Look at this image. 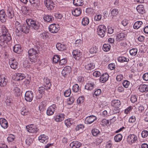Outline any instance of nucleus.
Masks as SVG:
<instances>
[{
  "mask_svg": "<svg viewBox=\"0 0 148 148\" xmlns=\"http://www.w3.org/2000/svg\"><path fill=\"white\" fill-rule=\"evenodd\" d=\"M13 92L15 95L17 97L19 96L21 94V90L17 87H16L14 88Z\"/></svg>",
  "mask_w": 148,
  "mask_h": 148,
  "instance_id": "nucleus-35",
  "label": "nucleus"
},
{
  "mask_svg": "<svg viewBox=\"0 0 148 148\" xmlns=\"http://www.w3.org/2000/svg\"><path fill=\"white\" fill-rule=\"evenodd\" d=\"M97 48L96 46L92 47L90 50V53L93 54L96 53L97 51Z\"/></svg>",
  "mask_w": 148,
  "mask_h": 148,
  "instance_id": "nucleus-51",
  "label": "nucleus"
},
{
  "mask_svg": "<svg viewBox=\"0 0 148 148\" xmlns=\"http://www.w3.org/2000/svg\"><path fill=\"white\" fill-rule=\"evenodd\" d=\"M111 48V46L109 44H104L103 45V49L104 51H109Z\"/></svg>",
  "mask_w": 148,
  "mask_h": 148,
  "instance_id": "nucleus-46",
  "label": "nucleus"
},
{
  "mask_svg": "<svg viewBox=\"0 0 148 148\" xmlns=\"http://www.w3.org/2000/svg\"><path fill=\"white\" fill-rule=\"evenodd\" d=\"M56 106L55 104H53L50 106L47 110V114L48 115H52L54 112Z\"/></svg>",
  "mask_w": 148,
  "mask_h": 148,
  "instance_id": "nucleus-15",
  "label": "nucleus"
},
{
  "mask_svg": "<svg viewBox=\"0 0 148 148\" xmlns=\"http://www.w3.org/2000/svg\"><path fill=\"white\" fill-rule=\"evenodd\" d=\"M15 137V136L12 134H10L7 138V140L9 142H12L14 140Z\"/></svg>",
  "mask_w": 148,
  "mask_h": 148,
  "instance_id": "nucleus-49",
  "label": "nucleus"
},
{
  "mask_svg": "<svg viewBox=\"0 0 148 148\" xmlns=\"http://www.w3.org/2000/svg\"><path fill=\"white\" fill-rule=\"evenodd\" d=\"M118 60L119 61L121 62H128L129 60V58L124 56L119 57L118 58Z\"/></svg>",
  "mask_w": 148,
  "mask_h": 148,
  "instance_id": "nucleus-45",
  "label": "nucleus"
},
{
  "mask_svg": "<svg viewBox=\"0 0 148 148\" xmlns=\"http://www.w3.org/2000/svg\"><path fill=\"white\" fill-rule=\"evenodd\" d=\"M119 12L118 10L116 9H114L112 11L111 14L113 16L116 15Z\"/></svg>",
  "mask_w": 148,
  "mask_h": 148,
  "instance_id": "nucleus-58",
  "label": "nucleus"
},
{
  "mask_svg": "<svg viewBox=\"0 0 148 148\" xmlns=\"http://www.w3.org/2000/svg\"><path fill=\"white\" fill-rule=\"evenodd\" d=\"M13 51L17 53H20L22 51L21 46L19 45H16L13 47Z\"/></svg>",
  "mask_w": 148,
  "mask_h": 148,
  "instance_id": "nucleus-32",
  "label": "nucleus"
},
{
  "mask_svg": "<svg viewBox=\"0 0 148 148\" xmlns=\"http://www.w3.org/2000/svg\"><path fill=\"white\" fill-rule=\"evenodd\" d=\"M121 102L119 100H113L111 103L112 106L115 107L116 109L119 108L121 106Z\"/></svg>",
  "mask_w": 148,
  "mask_h": 148,
  "instance_id": "nucleus-20",
  "label": "nucleus"
},
{
  "mask_svg": "<svg viewBox=\"0 0 148 148\" xmlns=\"http://www.w3.org/2000/svg\"><path fill=\"white\" fill-rule=\"evenodd\" d=\"M43 19L45 21L47 22H52L54 20L53 17L50 15H45L43 17Z\"/></svg>",
  "mask_w": 148,
  "mask_h": 148,
  "instance_id": "nucleus-33",
  "label": "nucleus"
},
{
  "mask_svg": "<svg viewBox=\"0 0 148 148\" xmlns=\"http://www.w3.org/2000/svg\"><path fill=\"white\" fill-rule=\"evenodd\" d=\"M136 10L138 12L142 14H143L145 12L144 8L142 5H138L136 7Z\"/></svg>",
  "mask_w": 148,
  "mask_h": 148,
  "instance_id": "nucleus-41",
  "label": "nucleus"
},
{
  "mask_svg": "<svg viewBox=\"0 0 148 148\" xmlns=\"http://www.w3.org/2000/svg\"><path fill=\"white\" fill-rule=\"evenodd\" d=\"M84 97H79L77 100L78 104H81L83 103L84 101Z\"/></svg>",
  "mask_w": 148,
  "mask_h": 148,
  "instance_id": "nucleus-63",
  "label": "nucleus"
},
{
  "mask_svg": "<svg viewBox=\"0 0 148 148\" xmlns=\"http://www.w3.org/2000/svg\"><path fill=\"white\" fill-rule=\"evenodd\" d=\"M137 51L136 48H133L130 50V53L131 55L135 56L137 54Z\"/></svg>",
  "mask_w": 148,
  "mask_h": 148,
  "instance_id": "nucleus-48",
  "label": "nucleus"
},
{
  "mask_svg": "<svg viewBox=\"0 0 148 148\" xmlns=\"http://www.w3.org/2000/svg\"><path fill=\"white\" fill-rule=\"evenodd\" d=\"M143 25V22L142 21H138L136 22L133 25L134 28L135 29H138Z\"/></svg>",
  "mask_w": 148,
  "mask_h": 148,
  "instance_id": "nucleus-36",
  "label": "nucleus"
},
{
  "mask_svg": "<svg viewBox=\"0 0 148 148\" xmlns=\"http://www.w3.org/2000/svg\"><path fill=\"white\" fill-rule=\"evenodd\" d=\"M9 64L12 69H15L17 68L18 64L15 59L12 58L10 59Z\"/></svg>",
  "mask_w": 148,
  "mask_h": 148,
  "instance_id": "nucleus-16",
  "label": "nucleus"
},
{
  "mask_svg": "<svg viewBox=\"0 0 148 148\" xmlns=\"http://www.w3.org/2000/svg\"><path fill=\"white\" fill-rule=\"evenodd\" d=\"M95 87V84L94 82H92L86 84L85 88L87 90H91Z\"/></svg>",
  "mask_w": 148,
  "mask_h": 148,
  "instance_id": "nucleus-31",
  "label": "nucleus"
},
{
  "mask_svg": "<svg viewBox=\"0 0 148 148\" xmlns=\"http://www.w3.org/2000/svg\"><path fill=\"white\" fill-rule=\"evenodd\" d=\"M71 92V90L70 89H69L66 90L64 92V95L65 97H68L70 96Z\"/></svg>",
  "mask_w": 148,
  "mask_h": 148,
  "instance_id": "nucleus-54",
  "label": "nucleus"
},
{
  "mask_svg": "<svg viewBox=\"0 0 148 148\" xmlns=\"http://www.w3.org/2000/svg\"><path fill=\"white\" fill-rule=\"evenodd\" d=\"M92 133L94 136H96L99 133V131L97 129H95L92 130Z\"/></svg>",
  "mask_w": 148,
  "mask_h": 148,
  "instance_id": "nucleus-55",
  "label": "nucleus"
},
{
  "mask_svg": "<svg viewBox=\"0 0 148 148\" xmlns=\"http://www.w3.org/2000/svg\"><path fill=\"white\" fill-rule=\"evenodd\" d=\"M0 124L1 127L4 129H6L8 127V122L5 119L3 118L0 119Z\"/></svg>",
  "mask_w": 148,
  "mask_h": 148,
  "instance_id": "nucleus-23",
  "label": "nucleus"
},
{
  "mask_svg": "<svg viewBox=\"0 0 148 148\" xmlns=\"http://www.w3.org/2000/svg\"><path fill=\"white\" fill-rule=\"evenodd\" d=\"M46 89V87L43 86H41L39 88L38 91L40 95L38 96H37V98L38 99H41L42 96V94L44 93Z\"/></svg>",
  "mask_w": 148,
  "mask_h": 148,
  "instance_id": "nucleus-29",
  "label": "nucleus"
},
{
  "mask_svg": "<svg viewBox=\"0 0 148 148\" xmlns=\"http://www.w3.org/2000/svg\"><path fill=\"white\" fill-rule=\"evenodd\" d=\"M44 3L48 10H51L54 9V4L51 0H45Z\"/></svg>",
  "mask_w": 148,
  "mask_h": 148,
  "instance_id": "nucleus-11",
  "label": "nucleus"
},
{
  "mask_svg": "<svg viewBox=\"0 0 148 148\" xmlns=\"http://www.w3.org/2000/svg\"><path fill=\"white\" fill-rule=\"evenodd\" d=\"M138 89L141 92H147L148 91V86L146 84L140 85Z\"/></svg>",
  "mask_w": 148,
  "mask_h": 148,
  "instance_id": "nucleus-25",
  "label": "nucleus"
},
{
  "mask_svg": "<svg viewBox=\"0 0 148 148\" xmlns=\"http://www.w3.org/2000/svg\"><path fill=\"white\" fill-rule=\"evenodd\" d=\"M114 138L115 142H119L122 139V136L121 134H119L116 135Z\"/></svg>",
  "mask_w": 148,
  "mask_h": 148,
  "instance_id": "nucleus-44",
  "label": "nucleus"
},
{
  "mask_svg": "<svg viewBox=\"0 0 148 148\" xmlns=\"http://www.w3.org/2000/svg\"><path fill=\"white\" fill-rule=\"evenodd\" d=\"M73 3L76 6H81L84 4L83 0H73Z\"/></svg>",
  "mask_w": 148,
  "mask_h": 148,
  "instance_id": "nucleus-39",
  "label": "nucleus"
},
{
  "mask_svg": "<svg viewBox=\"0 0 148 148\" xmlns=\"http://www.w3.org/2000/svg\"><path fill=\"white\" fill-rule=\"evenodd\" d=\"M28 56L29 60L32 64L36 62L38 57V51L35 49H30L28 51Z\"/></svg>",
  "mask_w": 148,
  "mask_h": 148,
  "instance_id": "nucleus-2",
  "label": "nucleus"
},
{
  "mask_svg": "<svg viewBox=\"0 0 148 148\" xmlns=\"http://www.w3.org/2000/svg\"><path fill=\"white\" fill-rule=\"evenodd\" d=\"M38 139L41 143H46L48 141L49 138L45 134H42L39 136Z\"/></svg>",
  "mask_w": 148,
  "mask_h": 148,
  "instance_id": "nucleus-18",
  "label": "nucleus"
},
{
  "mask_svg": "<svg viewBox=\"0 0 148 148\" xmlns=\"http://www.w3.org/2000/svg\"><path fill=\"white\" fill-rule=\"evenodd\" d=\"M89 18L87 17L83 18L82 20V24L84 26L87 25L89 23Z\"/></svg>",
  "mask_w": 148,
  "mask_h": 148,
  "instance_id": "nucleus-43",
  "label": "nucleus"
},
{
  "mask_svg": "<svg viewBox=\"0 0 148 148\" xmlns=\"http://www.w3.org/2000/svg\"><path fill=\"white\" fill-rule=\"evenodd\" d=\"M7 15L4 10L0 11V21L2 23L5 22L6 20Z\"/></svg>",
  "mask_w": 148,
  "mask_h": 148,
  "instance_id": "nucleus-19",
  "label": "nucleus"
},
{
  "mask_svg": "<svg viewBox=\"0 0 148 148\" xmlns=\"http://www.w3.org/2000/svg\"><path fill=\"white\" fill-rule=\"evenodd\" d=\"M7 16L10 19H12L14 16V10L10 6L7 7L6 10Z\"/></svg>",
  "mask_w": 148,
  "mask_h": 148,
  "instance_id": "nucleus-6",
  "label": "nucleus"
},
{
  "mask_svg": "<svg viewBox=\"0 0 148 148\" xmlns=\"http://www.w3.org/2000/svg\"><path fill=\"white\" fill-rule=\"evenodd\" d=\"M15 25L16 28L15 32L16 34L21 33L22 32L27 34L29 32L30 27L27 24H25L21 25L20 23L17 21Z\"/></svg>",
  "mask_w": 148,
  "mask_h": 148,
  "instance_id": "nucleus-1",
  "label": "nucleus"
},
{
  "mask_svg": "<svg viewBox=\"0 0 148 148\" xmlns=\"http://www.w3.org/2000/svg\"><path fill=\"white\" fill-rule=\"evenodd\" d=\"M46 105V103L45 101H43L41 102L39 107L40 110V111H43L45 109Z\"/></svg>",
  "mask_w": 148,
  "mask_h": 148,
  "instance_id": "nucleus-40",
  "label": "nucleus"
},
{
  "mask_svg": "<svg viewBox=\"0 0 148 148\" xmlns=\"http://www.w3.org/2000/svg\"><path fill=\"white\" fill-rule=\"evenodd\" d=\"M137 97L135 95L132 96L130 98V100L133 103L136 102L137 101Z\"/></svg>",
  "mask_w": 148,
  "mask_h": 148,
  "instance_id": "nucleus-59",
  "label": "nucleus"
},
{
  "mask_svg": "<svg viewBox=\"0 0 148 148\" xmlns=\"http://www.w3.org/2000/svg\"><path fill=\"white\" fill-rule=\"evenodd\" d=\"M130 84V82L127 80H125L123 83V86L125 88H127Z\"/></svg>",
  "mask_w": 148,
  "mask_h": 148,
  "instance_id": "nucleus-60",
  "label": "nucleus"
},
{
  "mask_svg": "<svg viewBox=\"0 0 148 148\" xmlns=\"http://www.w3.org/2000/svg\"><path fill=\"white\" fill-rule=\"evenodd\" d=\"M67 62L65 58H63L60 60L59 63L60 65H62L65 64Z\"/></svg>",
  "mask_w": 148,
  "mask_h": 148,
  "instance_id": "nucleus-62",
  "label": "nucleus"
},
{
  "mask_svg": "<svg viewBox=\"0 0 148 148\" xmlns=\"http://www.w3.org/2000/svg\"><path fill=\"white\" fill-rule=\"evenodd\" d=\"M71 71L70 67H66L64 68L62 71V74L63 76L65 77L70 74Z\"/></svg>",
  "mask_w": 148,
  "mask_h": 148,
  "instance_id": "nucleus-17",
  "label": "nucleus"
},
{
  "mask_svg": "<svg viewBox=\"0 0 148 148\" xmlns=\"http://www.w3.org/2000/svg\"><path fill=\"white\" fill-rule=\"evenodd\" d=\"M34 94L31 91H26L25 94V99L27 101L31 102L33 100Z\"/></svg>",
  "mask_w": 148,
  "mask_h": 148,
  "instance_id": "nucleus-9",
  "label": "nucleus"
},
{
  "mask_svg": "<svg viewBox=\"0 0 148 148\" xmlns=\"http://www.w3.org/2000/svg\"><path fill=\"white\" fill-rule=\"evenodd\" d=\"M96 119L97 117L96 116L91 115L86 117L85 121V123L87 124H90Z\"/></svg>",
  "mask_w": 148,
  "mask_h": 148,
  "instance_id": "nucleus-14",
  "label": "nucleus"
},
{
  "mask_svg": "<svg viewBox=\"0 0 148 148\" xmlns=\"http://www.w3.org/2000/svg\"><path fill=\"white\" fill-rule=\"evenodd\" d=\"M137 140V136L134 134L129 135L127 138V142L130 144H132L135 143Z\"/></svg>",
  "mask_w": 148,
  "mask_h": 148,
  "instance_id": "nucleus-8",
  "label": "nucleus"
},
{
  "mask_svg": "<svg viewBox=\"0 0 148 148\" xmlns=\"http://www.w3.org/2000/svg\"><path fill=\"white\" fill-rule=\"evenodd\" d=\"M106 27L104 25H99L97 29V33L98 35L101 37H103L105 36L106 32Z\"/></svg>",
  "mask_w": 148,
  "mask_h": 148,
  "instance_id": "nucleus-5",
  "label": "nucleus"
},
{
  "mask_svg": "<svg viewBox=\"0 0 148 148\" xmlns=\"http://www.w3.org/2000/svg\"><path fill=\"white\" fill-rule=\"evenodd\" d=\"M25 77V75L22 73H18L17 74L16 79L17 81H20L23 79Z\"/></svg>",
  "mask_w": 148,
  "mask_h": 148,
  "instance_id": "nucleus-42",
  "label": "nucleus"
},
{
  "mask_svg": "<svg viewBox=\"0 0 148 148\" xmlns=\"http://www.w3.org/2000/svg\"><path fill=\"white\" fill-rule=\"evenodd\" d=\"M49 29L51 32L55 33L57 32L60 29L58 25L53 24L49 26Z\"/></svg>",
  "mask_w": 148,
  "mask_h": 148,
  "instance_id": "nucleus-7",
  "label": "nucleus"
},
{
  "mask_svg": "<svg viewBox=\"0 0 148 148\" xmlns=\"http://www.w3.org/2000/svg\"><path fill=\"white\" fill-rule=\"evenodd\" d=\"M8 80L4 75H0V86L1 87L5 86L7 84Z\"/></svg>",
  "mask_w": 148,
  "mask_h": 148,
  "instance_id": "nucleus-10",
  "label": "nucleus"
},
{
  "mask_svg": "<svg viewBox=\"0 0 148 148\" xmlns=\"http://www.w3.org/2000/svg\"><path fill=\"white\" fill-rule=\"evenodd\" d=\"M65 115L63 114H61L59 115H57L55 118V120L57 122H61L64 119Z\"/></svg>",
  "mask_w": 148,
  "mask_h": 148,
  "instance_id": "nucleus-37",
  "label": "nucleus"
},
{
  "mask_svg": "<svg viewBox=\"0 0 148 148\" xmlns=\"http://www.w3.org/2000/svg\"><path fill=\"white\" fill-rule=\"evenodd\" d=\"M70 119H68L65 121V123L67 127H70L72 125V123Z\"/></svg>",
  "mask_w": 148,
  "mask_h": 148,
  "instance_id": "nucleus-53",
  "label": "nucleus"
},
{
  "mask_svg": "<svg viewBox=\"0 0 148 148\" xmlns=\"http://www.w3.org/2000/svg\"><path fill=\"white\" fill-rule=\"evenodd\" d=\"M84 126L82 124H79L77 125L75 127V130L76 131L82 130L84 128Z\"/></svg>",
  "mask_w": 148,
  "mask_h": 148,
  "instance_id": "nucleus-50",
  "label": "nucleus"
},
{
  "mask_svg": "<svg viewBox=\"0 0 148 148\" xmlns=\"http://www.w3.org/2000/svg\"><path fill=\"white\" fill-rule=\"evenodd\" d=\"M72 54L74 58L76 60H79L82 54L80 51L77 49L73 50Z\"/></svg>",
  "mask_w": 148,
  "mask_h": 148,
  "instance_id": "nucleus-22",
  "label": "nucleus"
},
{
  "mask_svg": "<svg viewBox=\"0 0 148 148\" xmlns=\"http://www.w3.org/2000/svg\"><path fill=\"white\" fill-rule=\"evenodd\" d=\"M108 78L109 75L107 73L103 74L100 77V82L102 83H104L108 80Z\"/></svg>",
  "mask_w": 148,
  "mask_h": 148,
  "instance_id": "nucleus-26",
  "label": "nucleus"
},
{
  "mask_svg": "<svg viewBox=\"0 0 148 148\" xmlns=\"http://www.w3.org/2000/svg\"><path fill=\"white\" fill-rule=\"evenodd\" d=\"M141 135L143 138L147 137L148 136V132L145 130L143 131L141 133Z\"/></svg>",
  "mask_w": 148,
  "mask_h": 148,
  "instance_id": "nucleus-57",
  "label": "nucleus"
},
{
  "mask_svg": "<svg viewBox=\"0 0 148 148\" xmlns=\"http://www.w3.org/2000/svg\"><path fill=\"white\" fill-rule=\"evenodd\" d=\"M1 30L2 34V35H4L9 34L8 29L4 25L2 26Z\"/></svg>",
  "mask_w": 148,
  "mask_h": 148,
  "instance_id": "nucleus-38",
  "label": "nucleus"
},
{
  "mask_svg": "<svg viewBox=\"0 0 148 148\" xmlns=\"http://www.w3.org/2000/svg\"><path fill=\"white\" fill-rule=\"evenodd\" d=\"M29 1L33 9H37L39 7L40 5L39 0H29Z\"/></svg>",
  "mask_w": 148,
  "mask_h": 148,
  "instance_id": "nucleus-12",
  "label": "nucleus"
},
{
  "mask_svg": "<svg viewBox=\"0 0 148 148\" xmlns=\"http://www.w3.org/2000/svg\"><path fill=\"white\" fill-rule=\"evenodd\" d=\"M40 36L41 38L43 40L46 39L48 37V35L47 34V33L46 32H44L41 33L40 34Z\"/></svg>",
  "mask_w": 148,
  "mask_h": 148,
  "instance_id": "nucleus-56",
  "label": "nucleus"
},
{
  "mask_svg": "<svg viewBox=\"0 0 148 148\" xmlns=\"http://www.w3.org/2000/svg\"><path fill=\"white\" fill-rule=\"evenodd\" d=\"M84 64L85 68L87 70H91L93 69L95 66L93 63L88 62H85Z\"/></svg>",
  "mask_w": 148,
  "mask_h": 148,
  "instance_id": "nucleus-21",
  "label": "nucleus"
},
{
  "mask_svg": "<svg viewBox=\"0 0 148 148\" xmlns=\"http://www.w3.org/2000/svg\"><path fill=\"white\" fill-rule=\"evenodd\" d=\"M12 38L10 34L0 36V45L3 47H5L8 42H10Z\"/></svg>",
  "mask_w": 148,
  "mask_h": 148,
  "instance_id": "nucleus-4",
  "label": "nucleus"
},
{
  "mask_svg": "<svg viewBox=\"0 0 148 148\" xmlns=\"http://www.w3.org/2000/svg\"><path fill=\"white\" fill-rule=\"evenodd\" d=\"M26 22L30 28L31 27L35 30H38L39 29L40 23L38 21L30 18L26 19Z\"/></svg>",
  "mask_w": 148,
  "mask_h": 148,
  "instance_id": "nucleus-3",
  "label": "nucleus"
},
{
  "mask_svg": "<svg viewBox=\"0 0 148 148\" xmlns=\"http://www.w3.org/2000/svg\"><path fill=\"white\" fill-rule=\"evenodd\" d=\"M32 139L30 138H28L26 140V143L28 145H30L32 143Z\"/></svg>",
  "mask_w": 148,
  "mask_h": 148,
  "instance_id": "nucleus-64",
  "label": "nucleus"
},
{
  "mask_svg": "<svg viewBox=\"0 0 148 148\" xmlns=\"http://www.w3.org/2000/svg\"><path fill=\"white\" fill-rule=\"evenodd\" d=\"M56 47L58 50L61 51H64L66 49V47L65 45L60 43L57 44Z\"/></svg>",
  "mask_w": 148,
  "mask_h": 148,
  "instance_id": "nucleus-28",
  "label": "nucleus"
},
{
  "mask_svg": "<svg viewBox=\"0 0 148 148\" xmlns=\"http://www.w3.org/2000/svg\"><path fill=\"white\" fill-rule=\"evenodd\" d=\"M72 89L75 92H80L79 86L77 84H75L73 86Z\"/></svg>",
  "mask_w": 148,
  "mask_h": 148,
  "instance_id": "nucleus-47",
  "label": "nucleus"
},
{
  "mask_svg": "<svg viewBox=\"0 0 148 148\" xmlns=\"http://www.w3.org/2000/svg\"><path fill=\"white\" fill-rule=\"evenodd\" d=\"M45 87H46V90L49 89L51 86V84L49 79L47 78L44 79Z\"/></svg>",
  "mask_w": 148,
  "mask_h": 148,
  "instance_id": "nucleus-24",
  "label": "nucleus"
},
{
  "mask_svg": "<svg viewBox=\"0 0 148 148\" xmlns=\"http://www.w3.org/2000/svg\"><path fill=\"white\" fill-rule=\"evenodd\" d=\"M26 129L29 132L33 133H36L38 130L37 127L32 125L27 126Z\"/></svg>",
  "mask_w": 148,
  "mask_h": 148,
  "instance_id": "nucleus-13",
  "label": "nucleus"
},
{
  "mask_svg": "<svg viewBox=\"0 0 148 148\" xmlns=\"http://www.w3.org/2000/svg\"><path fill=\"white\" fill-rule=\"evenodd\" d=\"M60 59L59 56L58 55H56L54 56L53 57V61L54 63H56L59 61Z\"/></svg>",
  "mask_w": 148,
  "mask_h": 148,
  "instance_id": "nucleus-52",
  "label": "nucleus"
},
{
  "mask_svg": "<svg viewBox=\"0 0 148 148\" xmlns=\"http://www.w3.org/2000/svg\"><path fill=\"white\" fill-rule=\"evenodd\" d=\"M81 13V9L80 8L74 9L72 10V14L75 16H79Z\"/></svg>",
  "mask_w": 148,
  "mask_h": 148,
  "instance_id": "nucleus-30",
  "label": "nucleus"
},
{
  "mask_svg": "<svg viewBox=\"0 0 148 148\" xmlns=\"http://www.w3.org/2000/svg\"><path fill=\"white\" fill-rule=\"evenodd\" d=\"M126 36V35L124 33H121L117 35V39L119 41L124 40Z\"/></svg>",
  "mask_w": 148,
  "mask_h": 148,
  "instance_id": "nucleus-34",
  "label": "nucleus"
},
{
  "mask_svg": "<svg viewBox=\"0 0 148 148\" xmlns=\"http://www.w3.org/2000/svg\"><path fill=\"white\" fill-rule=\"evenodd\" d=\"M93 75L95 77H97L101 76V74L99 72L97 71H95L93 72Z\"/></svg>",
  "mask_w": 148,
  "mask_h": 148,
  "instance_id": "nucleus-61",
  "label": "nucleus"
},
{
  "mask_svg": "<svg viewBox=\"0 0 148 148\" xmlns=\"http://www.w3.org/2000/svg\"><path fill=\"white\" fill-rule=\"evenodd\" d=\"M81 145V143L79 141H73L71 143L70 146L71 148H79Z\"/></svg>",
  "mask_w": 148,
  "mask_h": 148,
  "instance_id": "nucleus-27",
  "label": "nucleus"
}]
</instances>
